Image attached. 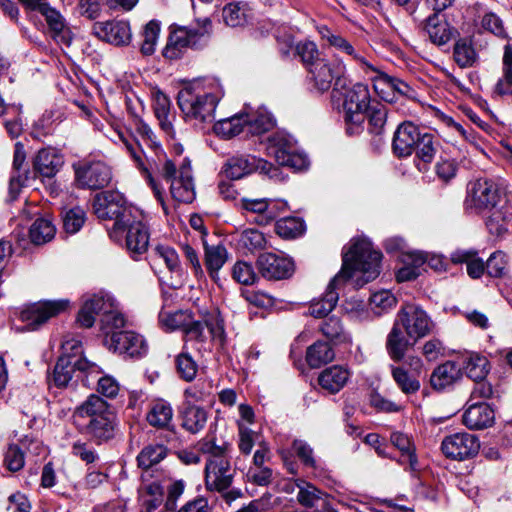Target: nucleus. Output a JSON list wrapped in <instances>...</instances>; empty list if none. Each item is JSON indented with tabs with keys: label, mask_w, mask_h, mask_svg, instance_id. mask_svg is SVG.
I'll list each match as a JSON object with an SVG mask.
<instances>
[{
	"label": "nucleus",
	"mask_w": 512,
	"mask_h": 512,
	"mask_svg": "<svg viewBox=\"0 0 512 512\" xmlns=\"http://www.w3.org/2000/svg\"><path fill=\"white\" fill-rule=\"evenodd\" d=\"M211 21L203 20V26L199 29L179 27L171 32L167 44L163 50V56L169 60L180 58L188 47L195 46L201 37L208 33Z\"/></svg>",
	"instance_id": "9b49d317"
},
{
	"label": "nucleus",
	"mask_w": 512,
	"mask_h": 512,
	"mask_svg": "<svg viewBox=\"0 0 512 512\" xmlns=\"http://www.w3.org/2000/svg\"><path fill=\"white\" fill-rule=\"evenodd\" d=\"M177 102L186 120L195 124L212 123L219 96L205 92L199 83H193L179 91Z\"/></svg>",
	"instance_id": "7ed1b4c3"
},
{
	"label": "nucleus",
	"mask_w": 512,
	"mask_h": 512,
	"mask_svg": "<svg viewBox=\"0 0 512 512\" xmlns=\"http://www.w3.org/2000/svg\"><path fill=\"white\" fill-rule=\"evenodd\" d=\"M172 419V406L164 400L153 402L146 415L149 425L158 429H170Z\"/></svg>",
	"instance_id": "4c0bfd02"
},
{
	"label": "nucleus",
	"mask_w": 512,
	"mask_h": 512,
	"mask_svg": "<svg viewBox=\"0 0 512 512\" xmlns=\"http://www.w3.org/2000/svg\"><path fill=\"white\" fill-rule=\"evenodd\" d=\"M159 34L160 24L156 20H151L144 26L140 44V51L143 55L150 56L155 52Z\"/></svg>",
	"instance_id": "864d4df0"
},
{
	"label": "nucleus",
	"mask_w": 512,
	"mask_h": 512,
	"mask_svg": "<svg viewBox=\"0 0 512 512\" xmlns=\"http://www.w3.org/2000/svg\"><path fill=\"white\" fill-rule=\"evenodd\" d=\"M297 148L296 140L285 132H276L268 137L267 151L277 163L284 162L285 157Z\"/></svg>",
	"instance_id": "c9c22d12"
},
{
	"label": "nucleus",
	"mask_w": 512,
	"mask_h": 512,
	"mask_svg": "<svg viewBox=\"0 0 512 512\" xmlns=\"http://www.w3.org/2000/svg\"><path fill=\"white\" fill-rule=\"evenodd\" d=\"M414 151L418 160L416 164L418 170H427V165L432 162L437 151L433 135L430 133L421 134Z\"/></svg>",
	"instance_id": "a19ab883"
},
{
	"label": "nucleus",
	"mask_w": 512,
	"mask_h": 512,
	"mask_svg": "<svg viewBox=\"0 0 512 512\" xmlns=\"http://www.w3.org/2000/svg\"><path fill=\"white\" fill-rule=\"evenodd\" d=\"M441 449L446 457L462 461L478 454L480 442L473 434L466 432L455 433L443 439Z\"/></svg>",
	"instance_id": "2eb2a0df"
},
{
	"label": "nucleus",
	"mask_w": 512,
	"mask_h": 512,
	"mask_svg": "<svg viewBox=\"0 0 512 512\" xmlns=\"http://www.w3.org/2000/svg\"><path fill=\"white\" fill-rule=\"evenodd\" d=\"M381 252L375 250L367 239H356L343 254L340 272L329 283L325 295L310 304L309 311L314 317H324L331 312L339 298L336 291L349 280L355 287L374 280L380 273Z\"/></svg>",
	"instance_id": "f257e3e1"
},
{
	"label": "nucleus",
	"mask_w": 512,
	"mask_h": 512,
	"mask_svg": "<svg viewBox=\"0 0 512 512\" xmlns=\"http://www.w3.org/2000/svg\"><path fill=\"white\" fill-rule=\"evenodd\" d=\"M238 243L243 248L253 252L265 248L266 238L262 232L256 229H245L241 232Z\"/></svg>",
	"instance_id": "338daca9"
},
{
	"label": "nucleus",
	"mask_w": 512,
	"mask_h": 512,
	"mask_svg": "<svg viewBox=\"0 0 512 512\" xmlns=\"http://www.w3.org/2000/svg\"><path fill=\"white\" fill-rule=\"evenodd\" d=\"M104 345L114 352L130 357L141 356L147 350L144 338L132 331L113 332L104 338Z\"/></svg>",
	"instance_id": "6ab92c4d"
},
{
	"label": "nucleus",
	"mask_w": 512,
	"mask_h": 512,
	"mask_svg": "<svg viewBox=\"0 0 512 512\" xmlns=\"http://www.w3.org/2000/svg\"><path fill=\"white\" fill-rule=\"evenodd\" d=\"M161 173L167 181H170V193L175 201L191 203L195 199L190 161L183 160L181 166L177 169L171 160H166Z\"/></svg>",
	"instance_id": "0eeeda50"
},
{
	"label": "nucleus",
	"mask_w": 512,
	"mask_h": 512,
	"mask_svg": "<svg viewBox=\"0 0 512 512\" xmlns=\"http://www.w3.org/2000/svg\"><path fill=\"white\" fill-rule=\"evenodd\" d=\"M350 377L351 371L348 367L332 365L319 374L318 383L323 390L335 394L346 386Z\"/></svg>",
	"instance_id": "cd10ccee"
},
{
	"label": "nucleus",
	"mask_w": 512,
	"mask_h": 512,
	"mask_svg": "<svg viewBox=\"0 0 512 512\" xmlns=\"http://www.w3.org/2000/svg\"><path fill=\"white\" fill-rule=\"evenodd\" d=\"M494 93L498 96L512 95V45L504 46L502 77L495 85Z\"/></svg>",
	"instance_id": "c03bdc74"
},
{
	"label": "nucleus",
	"mask_w": 512,
	"mask_h": 512,
	"mask_svg": "<svg viewBox=\"0 0 512 512\" xmlns=\"http://www.w3.org/2000/svg\"><path fill=\"white\" fill-rule=\"evenodd\" d=\"M232 278L242 285H253L257 282L258 276L251 263L237 261L232 268Z\"/></svg>",
	"instance_id": "0e129e2a"
},
{
	"label": "nucleus",
	"mask_w": 512,
	"mask_h": 512,
	"mask_svg": "<svg viewBox=\"0 0 512 512\" xmlns=\"http://www.w3.org/2000/svg\"><path fill=\"white\" fill-rule=\"evenodd\" d=\"M245 120L243 113L221 119L214 124V131L223 138H232L245 131Z\"/></svg>",
	"instance_id": "8fccbe9b"
},
{
	"label": "nucleus",
	"mask_w": 512,
	"mask_h": 512,
	"mask_svg": "<svg viewBox=\"0 0 512 512\" xmlns=\"http://www.w3.org/2000/svg\"><path fill=\"white\" fill-rule=\"evenodd\" d=\"M363 72L372 81L377 95L385 102H396L399 97L409 96L412 92L411 87L406 82L388 75L371 62Z\"/></svg>",
	"instance_id": "6e6552de"
},
{
	"label": "nucleus",
	"mask_w": 512,
	"mask_h": 512,
	"mask_svg": "<svg viewBox=\"0 0 512 512\" xmlns=\"http://www.w3.org/2000/svg\"><path fill=\"white\" fill-rule=\"evenodd\" d=\"M68 306L69 301L65 299L38 301L25 305L20 310L19 318L29 330L34 331L49 319L66 311Z\"/></svg>",
	"instance_id": "9d476101"
},
{
	"label": "nucleus",
	"mask_w": 512,
	"mask_h": 512,
	"mask_svg": "<svg viewBox=\"0 0 512 512\" xmlns=\"http://www.w3.org/2000/svg\"><path fill=\"white\" fill-rule=\"evenodd\" d=\"M256 263L259 273L267 280L288 279L295 271V264L291 258L276 253H262Z\"/></svg>",
	"instance_id": "dca6fc26"
},
{
	"label": "nucleus",
	"mask_w": 512,
	"mask_h": 512,
	"mask_svg": "<svg viewBox=\"0 0 512 512\" xmlns=\"http://www.w3.org/2000/svg\"><path fill=\"white\" fill-rule=\"evenodd\" d=\"M212 394V384L209 381L199 380L184 391L185 401L195 404L206 401Z\"/></svg>",
	"instance_id": "69168bd1"
},
{
	"label": "nucleus",
	"mask_w": 512,
	"mask_h": 512,
	"mask_svg": "<svg viewBox=\"0 0 512 512\" xmlns=\"http://www.w3.org/2000/svg\"><path fill=\"white\" fill-rule=\"evenodd\" d=\"M395 321L403 327L407 336L414 339V342L430 334L434 328L430 316L415 303L402 305Z\"/></svg>",
	"instance_id": "1a4fd4ad"
},
{
	"label": "nucleus",
	"mask_w": 512,
	"mask_h": 512,
	"mask_svg": "<svg viewBox=\"0 0 512 512\" xmlns=\"http://www.w3.org/2000/svg\"><path fill=\"white\" fill-rule=\"evenodd\" d=\"M126 320L122 312L114 303L109 310H105L100 318L101 330L104 338L109 337L113 332H119L125 326Z\"/></svg>",
	"instance_id": "3c124183"
},
{
	"label": "nucleus",
	"mask_w": 512,
	"mask_h": 512,
	"mask_svg": "<svg viewBox=\"0 0 512 512\" xmlns=\"http://www.w3.org/2000/svg\"><path fill=\"white\" fill-rule=\"evenodd\" d=\"M93 209L101 220H113L110 237L117 242L123 238L125 224L132 221L133 210L127 206L124 196L117 191H105L95 195Z\"/></svg>",
	"instance_id": "20e7f679"
},
{
	"label": "nucleus",
	"mask_w": 512,
	"mask_h": 512,
	"mask_svg": "<svg viewBox=\"0 0 512 512\" xmlns=\"http://www.w3.org/2000/svg\"><path fill=\"white\" fill-rule=\"evenodd\" d=\"M228 445H211L205 464V485L207 490L223 492L227 490L234 479L235 469L227 454Z\"/></svg>",
	"instance_id": "39448f33"
},
{
	"label": "nucleus",
	"mask_w": 512,
	"mask_h": 512,
	"mask_svg": "<svg viewBox=\"0 0 512 512\" xmlns=\"http://www.w3.org/2000/svg\"><path fill=\"white\" fill-rule=\"evenodd\" d=\"M295 52L300 57L307 70L322 57L315 42L303 40L296 44Z\"/></svg>",
	"instance_id": "052dcab7"
},
{
	"label": "nucleus",
	"mask_w": 512,
	"mask_h": 512,
	"mask_svg": "<svg viewBox=\"0 0 512 512\" xmlns=\"http://www.w3.org/2000/svg\"><path fill=\"white\" fill-rule=\"evenodd\" d=\"M425 30L427 31L430 40L437 45L446 44L452 35L449 24L437 13L428 17Z\"/></svg>",
	"instance_id": "79ce46f5"
},
{
	"label": "nucleus",
	"mask_w": 512,
	"mask_h": 512,
	"mask_svg": "<svg viewBox=\"0 0 512 512\" xmlns=\"http://www.w3.org/2000/svg\"><path fill=\"white\" fill-rule=\"evenodd\" d=\"M222 17L226 25L237 27L247 20V5L241 3H229L224 6Z\"/></svg>",
	"instance_id": "13d9d810"
},
{
	"label": "nucleus",
	"mask_w": 512,
	"mask_h": 512,
	"mask_svg": "<svg viewBox=\"0 0 512 512\" xmlns=\"http://www.w3.org/2000/svg\"><path fill=\"white\" fill-rule=\"evenodd\" d=\"M390 441L392 445L401 452V459L399 462L401 464L407 462L409 463L410 468L415 470L417 465V458L415 455V448L411 442L410 437L401 432H393L391 433Z\"/></svg>",
	"instance_id": "49530a36"
},
{
	"label": "nucleus",
	"mask_w": 512,
	"mask_h": 512,
	"mask_svg": "<svg viewBox=\"0 0 512 512\" xmlns=\"http://www.w3.org/2000/svg\"><path fill=\"white\" fill-rule=\"evenodd\" d=\"M242 208L247 212L255 214L253 221L258 225L266 226L273 222L279 215L278 203L266 198L242 199Z\"/></svg>",
	"instance_id": "5701e85b"
},
{
	"label": "nucleus",
	"mask_w": 512,
	"mask_h": 512,
	"mask_svg": "<svg viewBox=\"0 0 512 512\" xmlns=\"http://www.w3.org/2000/svg\"><path fill=\"white\" fill-rule=\"evenodd\" d=\"M499 200V187L494 180L478 178L469 183L466 205L482 211L495 208Z\"/></svg>",
	"instance_id": "f8f14e48"
},
{
	"label": "nucleus",
	"mask_w": 512,
	"mask_h": 512,
	"mask_svg": "<svg viewBox=\"0 0 512 512\" xmlns=\"http://www.w3.org/2000/svg\"><path fill=\"white\" fill-rule=\"evenodd\" d=\"M238 448L244 455H249L254 445L259 446V442H264L261 435L245 426L243 423H238Z\"/></svg>",
	"instance_id": "bf43d9fd"
},
{
	"label": "nucleus",
	"mask_w": 512,
	"mask_h": 512,
	"mask_svg": "<svg viewBox=\"0 0 512 512\" xmlns=\"http://www.w3.org/2000/svg\"><path fill=\"white\" fill-rule=\"evenodd\" d=\"M421 136L419 128L411 122L400 124L394 133L392 148L399 157H408L414 151L415 145Z\"/></svg>",
	"instance_id": "412c9836"
},
{
	"label": "nucleus",
	"mask_w": 512,
	"mask_h": 512,
	"mask_svg": "<svg viewBox=\"0 0 512 512\" xmlns=\"http://www.w3.org/2000/svg\"><path fill=\"white\" fill-rule=\"evenodd\" d=\"M167 456V448L161 444H151L144 447L137 456L138 466L144 470V481L150 476L149 470Z\"/></svg>",
	"instance_id": "58836bf2"
},
{
	"label": "nucleus",
	"mask_w": 512,
	"mask_h": 512,
	"mask_svg": "<svg viewBox=\"0 0 512 512\" xmlns=\"http://www.w3.org/2000/svg\"><path fill=\"white\" fill-rule=\"evenodd\" d=\"M93 30L99 38L114 45L127 44L131 39L130 26L126 21L98 22Z\"/></svg>",
	"instance_id": "b1692460"
},
{
	"label": "nucleus",
	"mask_w": 512,
	"mask_h": 512,
	"mask_svg": "<svg viewBox=\"0 0 512 512\" xmlns=\"http://www.w3.org/2000/svg\"><path fill=\"white\" fill-rule=\"evenodd\" d=\"M139 499L142 506V512L155 511L164 500V485L160 478L150 482H144L139 489Z\"/></svg>",
	"instance_id": "473e14b6"
},
{
	"label": "nucleus",
	"mask_w": 512,
	"mask_h": 512,
	"mask_svg": "<svg viewBox=\"0 0 512 512\" xmlns=\"http://www.w3.org/2000/svg\"><path fill=\"white\" fill-rule=\"evenodd\" d=\"M297 500L306 508L305 512H334L329 496L309 483L299 486Z\"/></svg>",
	"instance_id": "4be33fe9"
},
{
	"label": "nucleus",
	"mask_w": 512,
	"mask_h": 512,
	"mask_svg": "<svg viewBox=\"0 0 512 512\" xmlns=\"http://www.w3.org/2000/svg\"><path fill=\"white\" fill-rule=\"evenodd\" d=\"M112 180L111 168L102 161H94L75 167V181L80 188L102 189Z\"/></svg>",
	"instance_id": "4468645a"
},
{
	"label": "nucleus",
	"mask_w": 512,
	"mask_h": 512,
	"mask_svg": "<svg viewBox=\"0 0 512 512\" xmlns=\"http://www.w3.org/2000/svg\"><path fill=\"white\" fill-rule=\"evenodd\" d=\"M56 228L48 218H38L32 224L29 234L34 244L41 245L50 241L55 236Z\"/></svg>",
	"instance_id": "603ef678"
},
{
	"label": "nucleus",
	"mask_w": 512,
	"mask_h": 512,
	"mask_svg": "<svg viewBox=\"0 0 512 512\" xmlns=\"http://www.w3.org/2000/svg\"><path fill=\"white\" fill-rule=\"evenodd\" d=\"M454 263H465L467 273L473 279L480 278L486 270V262L477 256V252L472 250H460L452 255Z\"/></svg>",
	"instance_id": "37998d69"
},
{
	"label": "nucleus",
	"mask_w": 512,
	"mask_h": 512,
	"mask_svg": "<svg viewBox=\"0 0 512 512\" xmlns=\"http://www.w3.org/2000/svg\"><path fill=\"white\" fill-rule=\"evenodd\" d=\"M114 133H115V138H113V141L115 143H121L125 147V149L129 153V155L135 162L136 166L146 175L148 183L151 186V188L153 189V192H154L156 198L162 204V207H163L165 213H167L166 207H165V204L163 201L162 191L160 190V188L156 184L155 180L153 179V177L151 176V174L148 172L147 168L145 167L144 158H143V150L140 147V144L138 143V141L135 139V137L131 133H129L128 131H126L124 129L117 128Z\"/></svg>",
	"instance_id": "f3484780"
},
{
	"label": "nucleus",
	"mask_w": 512,
	"mask_h": 512,
	"mask_svg": "<svg viewBox=\"0 0 512 512\" xmlns=\"http://www.w3.org/2000/svg\"><path fill=\"white\" fill-rule=\"evenodd\" d=\"M461 377V368L453 361H446L433 370L430 384L435 390H444L459 381Z\"/></svg>",
	"instance_id": "2f4dec72"
},
{
	"label": "nucleus",
	"mask_w": 512,
	"mask_h": 512,
	"mask_svg": "<svg viewBox=\"0 0 512 512\" xmlns=\"http://www.w3.org/2000/svg\"><path fill=\"white\" fill-rule=\"evenodd\" d=\"M63 158L55 148H43L36 154L33 167L42 177H54L63 165Z\"/></svg>",
	"instance_id": "c756f323"
},
{
	"label": "nucleus",
	"mask_w": 512,
	"mask_h": 512,
	"mask_svg": "<svg viewBox=\"0 0 512 512\" xmlns=\"http://www.w3.org/2000/svg\"><path fill=\"white\" fill-rule=\"evenodd\" d=\"M334 358L335 353L327 342L317 341L307 348L306 361L311 368H318Z\"/></svg>",
	"instance_id": "a18cd8bd"
},
{
	"label": "nucleus",
	"mask_w": 512,
	"mask_h": 512,
	"mask_svg": "<svg viewBox=\"0 0 512 512\" xmlns=\"http://www.w3.org/2000/svg\"><path fill=\"white\" fill-rule=\"evenodd\" d=\"M160 479L161 483L164 485V491H167L165 509L174 511L178 499L184 492L185 482L183 480H173L165 475H163Z\"/></svg>",
	"instance_id": "4d7b16f0"
},
{
	"label": "nucleus",
	"mask_w": 512,
	"mask_h": 512,
	"mask_svg": "<svg viewBox=\"0 0 512 512\" xmlns=\"http://www.w3.org/2000/svg\"><path fill=\"white\" fill-rule=\"evenodd\" d=\"M463 369L473 381L485 380L490 369L489 361L485 356L471 354L465 359Z\"/></svg>",
	"instance_id": "09e8293b"
},
{
	"label": "nucleus",
	"mask_w": 512,
	"mask_h": 512,
	"mask_svg": "<svg viewBox=\"0 0 512 512\" xmlns=\"http://www.w3.org/2000/svg\"><path fill=\"white\" fill-rule=\"evenodd\" d=\"M345 69L346 66L341 60L330 61L321 58L308 69V72L315 87L324 92L330 89L335 79H339L344 74Z\"/></svg>",
	"instance_id": "aec40b11"
},
{
	"label": "nucleus",
	"mask_w": 512,
	"mask_h": 512,
	"mask_svg": "<svg viewBox=\"0 0 512 512\" xmlns=\"http://www.w3.org/2000/svg\"><path fill=\"white\" fill-rule=\"evenodd\" d=\"M72 424L79 433L101 444L114 437L116 415L106 400L90 394L73 410Z\"/></svg>",
	"instance_id": "f03ea898"
},
{
	"label": "nucleus",
	"mask_w": 512,
	"mask_h": 512,
	"mask_svg": "<svg viewBox=\"0 0 512 512\" xmlns=\"http://www.w3.org/2000/svg\"><path fill=\"white\" fill-rule=\"evenodd\" d=\"M43 9L44 10L40 14L44 16L52 36L57 41L69 45L72 40V35L64 17L59 11L50 7V5Z\"/></svg>",
	"instance_id": "f704fd0d"
},
{
	"label": "nucleus",
	"mask_w": 512,
	"mask_h": 512,
	"mask_svg": "<svg viewBox=\"0 0 512 512\" xmlns=\"http://www.w3.org/2000/svg\"><path fill=\"white\" fill-rule=\"evenodd\" d=\"M181 426L189 433L196 434L204 429L208 412L201 406L184 402L180 410Z\"/></svg>",
	"instance_id": "7c9ffc66"
},
{
	"label": "nucleus",
	"mask_w": 512,
	"mask_h": 512,
	"mask_svg": "<svg viewBox=\"0 0 512 512\" xmlns=\"http://www.w3.org/2000/svg\"><path fill=\"white\" fill-rule=\"evenodd\" d=\"M462 418L466 427L479 430L491 426L494 422L495 414L487 403L477 402L469 405Z\"/></svg>",
	"instance_id": "c85d7f7f"
},
{
	"label": "nucleus",
	"mask_w": 512,
	"mask_h": 512,
	"mask_svg": "<svg viewBox=\"0 0 512 512\" xmlns=\"http://www.w3.org/2000/svg\"><path fill=\"white\" fill-rule=\"evenodd\" d=\"M318 33L321 39L326 42L328 47L355 61L362 70L370 64V61L363 54L360 47L349 41L341 34L332 31L327 26L318 27Z\"/></svg>",
	"instance_id": "a211bd4d"
},
{
	"label": "nucleus",
	"mask_w": 512,
	"mask_h": 512,
	"mask_svg": "<svg viewBox=\"0 0 512 512\" xmlns=\"http://www.w3.org/2000/svg\"><path fill=\"white\" fill-rule=\"evenodd\" d=\"M92 364L86 359L72 361L67 356H60L53 371L52 381L58 388L67 387L75 370L86 371Z\"/></svg>",
	"instance_id": "bb28decb"
},
{
	"label": "nucleus",
	"mask_w": 512,
	"mask_h": 512,
	"mask_svg": "<svg viewBox=\"0 0 512 512\" xmlns=\"http://www.w3.org/2000/svg\"><path fill=\"white\" fill-rule=\"evenodd\" d=\"M243 115L245 120V132L252 136L264 134L275 126L273 117L265 110L243 113Z\"/></svg>",
	"instance_id": "e433bc0d"
},
{
	"label": "nucleus",
	"mask_w": 512,
	"mask_h": 512,
	"mask_svg": "<svg viewBox=\"0 0 512 512\" xmlns=\"http://www.w3.org/2000/svg\"><path fill=\"white\" fill-rule=\"evenodd\" d=\"M275 229L282 238H295L304 232V224L296 217H287L278 220Z\"/></svg>",
	"instance_id": "e2e57ef3"
},
{
	"label": "nucleus",
	"mask_w": 512,
	"mask_h": 512,
	"mask_svg": "<svg viewBox=\"0 0 512 512\" xmlns=\"http://www.w3.org/2000/svg\"><path fill=\"white\" fill-rule=\"evenodd\" d=\"M510 216L501 210H494L486 220L489 233L497 238H502L508 232Z\"/></svg>",
	"instance_id": "680f3d73"
},
{
	"label": "nucleus",
	"mask_w": 512,
	"mask_h": 512,
	"mask_svg": "<svg viewBox=\"0 0 512 512\" xmlns=\"http://www.w3.org/2000/svg\"><path fill=\"white\" fill-rule=\"evenodd\" d=\"M410 339L403 327L394 321L386 340V349L393 361L399 362L404 358L408 348L414 344Z\"/></svg>",
	"instance_id": "72a5a7b5"
},
{
	"label": "nucleus",
	"mask_w": 512,
	"mask_h": 512,
	"mask_svg": "<svg viewBox=\"0 0 512 512\" xmlns=\"http://www.w3.org/2000/svg\"><path fill=\"white\" fill-rule=\"evenodd\" d=\"M153 110L161 130L168 138L174 139L176 133L173 121L176 119V116L171 112L170 99L160 90L153 93Z\"/></svg>",
	"instance_id": "a878e982"
},
{
	"label": "nucleus",
	"mask_w": 512,
	"mask_h": 512,
	"mask_svg": "<svg viewBox=\"0 0 512 512\" xmlns=\"http://www.w3.org/2000/svg\"><path fill=\"white\" fill-rule=\"evenodd\" d=\"M392 377L400 390L405 394H414L420 389L419 380L403 367H392Z\"/></svg>",
	"instance_id": "6e6d98bb"
},
{
	"label": "nucleus",
	"mask_w": 512,
	"mask_h": 512,
	"mask_svg": "<svg viewBox=\"0 0 512 512\" xmlns=\"http://www.w3.org/2000/svg\"><path fill=\"white\" fill-rule=\"evenodd\" d=\"M453 57L459 67L467 68L476 62L477 54L470 41L459 39L454 45Z\"/></svg>",
	"instance_id": "5fc2aeb1"
},
{
	"label": "nucleus",
	"mask_w": 512,
	"mask_h": 512,
	"mask_svg": "<svg viewBox=\"0 0 512 512\" xmlns=\"http://www.w3.org/2000/svg\"><path fill=\"white\" fill-rule=\"evenodd\" d=\"M255 171H260L270 177H274L278 169L264 159L252 155H238L227 161L224 170L226 176L234 180L240 179Z\"/></svg>",
	"instance_id": "ddd939ff"
},
{
	"label": "nucleus",
	"mask_w": 512,
	"mask_h": 512,
	"mask_svg": "<svg viewBox=\"0 0 512 512\" xmlns=\"http://www.w3.org/2000/svg\"><path fill=\"white\" fill-rule=\"evenodd\" d=\"M205 248V266L214 281L219 280V271L228 259L227 249L223 245L208 246Z\"/></svg>",
	"instance_id": "ea45409f"
},
{
	"label": "nucleus",
	"mask_w": 512,
	"mask_h": 512,
	"mask_svg": "<svg viewBox=\"0 0 512 512\" xmlns=\"http://www.w3.org/2000/svg\"><path fill=\"white\" fill-rule=\"evenodd\" d=\"M323 336L334 343H346L350 341V335L345 330L342 321L336 316L325 318L320 326Z\"/></svg>",
	"instance_id": "de8ad7c7"
},
{
	"label": "nucleus",
	"mask_w": 512,
	"mask_h": 512,
	"mask_svg": "<svg viewBox=\"0 0 512 512\" xmlns=\"http://www.w3.org/2000/svg\"><path fill=\"white\" fill-rule=\"evenodd\" d=\"M481 28L500 39H509L503 21L495 13H486L481 19Z\"/></svg>",
	"instance_id": "774afa93"
},
{
	"label": "nucleus",
	"mask_w": 512,
	"mask_h": 512,
	"mask_svg": "<svg viewBox=\"0 0 512 512\" xmlns=\"http://www.w3.org/2000/svg\"><path fill=\"white\" fill-rule=\"evenodd\" d=\"M126 247L133 254H143L149 245V231L146 224L134 215L132 221L125 224Z\"/></svg>",
	"instance_id": "393cba45"
},
{
	"label": "nucleus",
	"mask_w": 512,
	"mask_h": 512,
	"mask_svg": "<svg viewBox=\"0 0 512 512\" xmlns=\"http://www.w3.org/2000/svg\"><path fill=\"white\" fill-rule=\"evenodd\" d=\"M370 108V92L367 85L356 83L347 89L343 99L344 120L347 132H359Z\"/></svg>",
	"instance_id": "423d86ee"
}]
</instances>
